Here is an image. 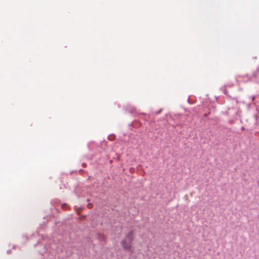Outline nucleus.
<instances>
[{"label": "nucleus", "mask_w": 259, "mask_h": 259, "mask_svg": "<svg viewBox=\"0 0 259 259\" xmlns=\"http://www.w3.org/2000/svg\"><path fill=\"white\" fill-rule=\"evenodd\" d=\"M135 239V231H129L124 239L121 241V245L124 249L128 250L132 253L133 252V242Z\"/></svg>", "instance_id": "f257e3e1"}, {"label": "nucleus", "mask_w": 259, "mask_h": 259, "mask_svg": "<svg viewBox=\"0 0 259 259\" xmlns=\"http://www.w3.org/2000/svg\"><path fill=\"white\" fill-rule=\"evenodd\" d=\"M93 204H92V203H89V204H88V207L89 208H92L93 207Z\"/></svg>", "instance_id": "f03ea898"}]
</instances>
